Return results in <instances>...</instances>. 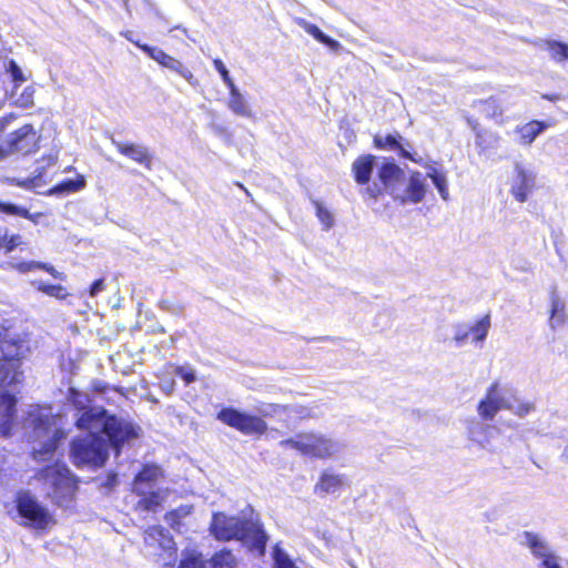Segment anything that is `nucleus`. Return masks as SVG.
<instances>
[{
	"label": "nucleus",
	"instance_id": "nucleus-1",
	"mask_svg": "<svg viewBox=\"0 0 568 568\" xmlns=\"http://www.w3.org/2000/svg\"><path fill=\"white\" fill-rule=\"evenodd\" d=\"M211 535L219 541L239 540L245 542L248 550L264 556L268 536L258 520L227 516L224 513H214L210 524Z\"/></svg>",
	"mask_w": 568,
	"mask_h": 568
},
{
	"label": "nucleus",
	"instance_id": "nucleus-2",
	"mask_svg": "<svg viewBox=\"0 0 568 568\" xmlns=\"http://www.w3.org/2000/svg\"><path fill=\"white\" fill-rule=\"evenodd\" d=\"M0 389L4 392L21 384L24 379L23 361L30 353L24 337L11 334L9 327L0 329Z\"/></svg>",
	"mask_w": 568,
	"mask_h": 568
},
{
	"label": "nucleus",
	"instance_id": "nucleus-3",
	"mask_svg": "<svg viewBox=\"0 0 568 568\" xmlns=\"http://www.w3.org/2000/svg\"><path fill=\"white\" fill-rule=\"evenodd\" d=\"M33 478L49 486L48 497L59 508H71L79 491V477L65 463L53 462L38 468Z\"/></svg>",
	"mask_w": 568,
	"mask_h": 568
},
{
	"label": "nucleus",
	"instance_id": "nucleus-4",
	"mask_svg": "<svg viewBox=\"0 0 568 568\" xmlns=\"http://www.w3.org/2000/svg\"><path fill=\"white\" fill-rule=\"evenodd\" d=\"M70 455L73 465L78 468L102 467L109 457L108 444L99 434L90 433L85 437L74 438L71 442Z\"/></svg>",
	"mask_w": 568,
	"mask_h": 568
},
{
	"label": "nucleus",
	"instance_id": "nucleus-5",
	"mask_svg": "<svg viewBox=\"0 0 568 568\" xmlns=\"http://www.w3.org/2000/svg\"><path fill=\"white\" fill-rule=\"evenodd\" d=\"M282 448H291L301 455L315 459H327L335 454V443L316 432H300L294 437L280 442Z\"/></svg>",
	"mask_w": 568,
	"mask_h": 568
},
{
	"label": "nucleus",
	"instance_id": "nucleus-6",
	"mask_svg": "<svg viewBox=\"0 0 568 568\" xmlns=\"http://www.w3.org/2000/svg\"><path fill=\"white\" fill-rule=\"evenodd\" d=\"M14 506L18 515L36 529H47L54 523L47 507L41 505L29 490H19L16 494Z\"/></svg>",
	"mask_w": 568,
	"mask_h": 568
},
{
	"label": "nucleus",
	"instance_id": "nucleus-7",
	"mask_svg": "<svg viewBox=\"0 0 568 568\" xmlns=\"http://www.w3.org/2000/svg\"><path fill=\"white\" fill-rule=\"evenodd\" d=\"M216 418L222 424L247 436H262L268 429L267 423L261 416L247 414L234 407L220 409Z\"/></svg>",
	"mask_w": 568,
	"mask_h": 568
},
{
	"label": "nucleus",
	"instance_id": "nucleus-8",
	"mask_svg": "<svg viewBox=\"0 0 568 568\" xmlns=\"http://www.w3.org/2000/svg\"><path fill=\"white\" fill-rule=\"evenodd\" d=\"M109 440L110 446L120 454L124 444L140 436V427L132 422L124 420L114 414H109L100 427Z\"/></svg>",
	"mask_w": 568,
	"mask_h": 568
},
{
	"label": "nucleus",
	"instance_id": "nucleus-9",
	"mask_svg": "<svg viewBox=\"0 0 568 568\" xmlns=\"http://www.w3.org/2000/svg\"><path fill=\"white\" fill-rule=\"evenodd\" d=\"M126 39L131 41L140 50H142L145 54H148V57H150L152 60L156 61L161 67L176 72L183 79H185L191 85L197 84V80L192 73V71L184 67L183 63L176 58L168 54L158 47H152L146 43H142L139 40L131 39L130 37H126Z\"/></svg>",
	"mask_w": 568,
	"mask_h": 568
},
{
	"label": "nucleus",
	"instance_id": "nucleus-10",
	"mask_svg": "<svg viewBox=\"0 0 568 568\" xmlns=\"http://www.w3.org/2000/svg\"><path fill=\"white\" fill-rule=\"evenodd\" d=\"M39 149V135L32 124H24L8 136L4 151L9 154L29 155Z\"/></svg>",
	"mask_w": 568,
	"mask_h": 568
},
{
	"label": "nucleus",
	"instance_id": "nucleus-11",
	"mask_svg": "<svg viewBox=\"0 0 568 568\" xmlns=\"http://www.w3.org/2000/svg\"><path fill=\"white\" fill-rule=\"evenodd\" d=\"M510 408L511 405L501 395L498 382H494L487 388L485 397L479 400L477 413L483 420H493L499 410Z\"/></svg>",
	"mask_w": 568,
	"mask_h": 568
},
{
	"label": "nucleus",
	"instance_id": "nucleus-12",
	"mask_svg": "<svg viewBox=\"0 0 568 568\" xmlns=\"http://www.w3.org/2000/svg\"><path fill=\"white\" fill-rule=\"evenodd\" d=\"M377 175H378V180L381 181L383 186L373 185V186L366 187V190H365V193L371 199H374V200L382 196L385 193L387 187H389L394 183L398 182L403 176V171L394 162H384L378 168Z\"/></svg>",
	"mask_w": 568,
	"mask_h": 568
},
{
	"label": "nucleus",
	"instance_id": "nucleus-13",
	"mask_svg": "<svg viewBox=\"0 0 568 568\" xmlns=\"http://www.w3.org/2000/svg\"><path fill=\"white\" fill-rule=\"evenodd\" d=\"M515 173L510 193L517 202L525 203L536 186V175L519 163L515 165Z\"/></svg>",
	"mask_w": 568,
	"mask_h": 568
},
{
	"label": "nucleus",
	"instance_id": "nucleus-14",
	"mask_svg": "<svg viewBox=\"0 0 568 568\" xmlns=\"http://www.w3.org/2000/svg\"><path fill=\"white\" fill-rule=\"evenodd\" d=\"M113 145L115 146L116 151L123 156L142 165L144 169L149 171L152 170L153 154L146 146L133 142H123L114 140Z\"/></svg>",
	"mask_w": 568,
	"mask_h": 568
},
{
	"label": "nucleus",
	"instance_id": "nucleus-15",
	"mask_svg": "<svg viewBox=\"0 0 568 568\" xmlns=\"http://www.w3.org/2000/svg\"><path fill=\"white\" fill-rule=\"evenodd\" d=\"M17 397L4 390L0 392V436L10 437L17 414Z\"/></svg>",
	"mask_w": 568,
	"mask_h": 568
},
{
	"label": "nucleus",
	"instance_id": "nucleus-16",
	"mask_svg": "<svg viewBox=\"0 0 568 568\" xmlns=\"http://www.w3.org/2000/svg\"><path fill=\"white\" fill-rule=\"evenodd\" d=\"M162 476L161 468L155 464H143L134 475L131 491L134 495L143 494V489L153 487Z\"/></svg>",
	"mask_w": 568,
	"mask_h": 568
},
{
	"label": "nucleus",
	"instance_id": "nucleus-17",
	"mask_svg": "<svg viewBox=\"0 0 568 568\" xmlns=\"http://www.w3.org/2000/svg\"><path fill=\"white\" fill-rule=\"evenodd\" d=\"M402 135L396 132L394 134L379 135L373 138V145L378 150H395L403 159L409 160L414 163H420V159H416L410 152L406 151L400 144Z\"/></svg>",
	"mask_w": 568,
	"mask_h": 568
},
{
	"label": "nucleus",
	"instance_id": "nucleus-18",
	"mask_svg": "<svg viewBox=\"0 0 568 568\" xmlns=\"http://www.w3.org/2000/svg\"><path fill=\"white\" fill-rule=\"evenodd\" d=\"M376 156L373 154L359 155L352 164V173L358 185H366L371 181Z\"/></svg>",
	"mask_w": 568,
	"mask_h": 568
},
{
	"label": "nucleus",
	"instance_id": "nucleus-19",
	"mask_svg": "<svg viewBox=\"0 0 568 568\" xmlns=\"http://www.w3.org/2000/svg\"><path fill=\"white\" fill-rule=\"evenodd\" d=\"M426 194V186L422 174L418 171H414L409 174L408 185L404 196H399L398 200L402 204L406 202L419 203L424 200Z\"/></svg>",
	"mask_w": 568,
	"mask_h": 568
},
{
	"label": "nucleus",
	"instance_id": "nucleus-20",
	"mask_svg": "<svg viewBox=\"0 0 568 568\" xmlns=\"http://www.w3.org/2000/svg\"><path fill=\"white\" fill-rule=\"evenodd\" d=\"M106 416H109V413L104 408L97 409L93 407H88L75 420V426L82 430H91L100 425L102 426Z\"/></svg>",
	"mask_w": 568,
	"mask_h": 568
},
{
	"label": "nucleus",
	"instance_id": "nucleus-21",
	"mask_svg": "<svg viewBox=\"0 0 568 568\" xmlns=\"http://www.w3.org/2000/svg\"><path fill=\"white\" fill-rule=\"evenodd\" d=\"M549 126L550 123L545 121L530 120L524 125L518 126L516 132L519 136V142L523 145H530L536 140V138Z\"/></svg>",
	"mask_w": 568,
	"mask_h": 568
},
{
	"label": "nucleus",
	"instance_id": "nucleus-22",
	"mask_svg": "<svg viewBox=\"0 0 568 568\" xmlns=\"http://www.w3.org/2000/svg\"><path fill=\"white\" fill-rule=\"evenodd\" d=\"M139 500L134 505L136 511L155 513L162 506L164 496L160 490L143 489V494L136 495Z\"/></svg>",
	"mask_w": 568,
	"mask_h": 568
},
{
	"label": "nucleus",
	"instance_id": "nucleus-23",
	"mask_svg": "<svg viewBox=\"0 0 568 568\" xmlns=\"http://www.w3.org/2000/svg\"><path fill=\"white\" fill-rule=\"evenodd\" d=\"M345 477L338 474L323 471L314 486V491L320 494H334L344 485Z\"/></svg>",
	"mask_w": 568,
	"mask_h": 568
},
{
	"label": "nucleus",
	"instance_id": "nucleus-24",
	"mask_svg": "<svg viewBox=\"0 0 568 568\" xmlns=\"http://www.w3.org/2000/svg\"><path fill=\"white\" fill-rule=\"evenodd\" d=\"M85 186L84 176L79 174L75 179H65L53 185L47 192L48 195L71 194L81 191Z\"/></svg>",
	"mask_w": 568,
	"mask_h": 568
},
{
	"label": "nucleus",
	"instance_id": "nucleus-25",
	"mask_svg": "<svg viewBox=\"0 0 568 568\" xmlns=\"http://www.w3.org/2000/svg\"><path fill=\"white\" fill-rule=\"evenodd\" d=\"M64 436L62 430H57L53 436L43 443L39 449L32 452V458L37 462H44L52 457L59 446V440Z\"/></svg>",
	"mask_w": 568,
	"mask_h": 568
},
{
	"label": "nucleus",
	"instance_id": "nucleus-26",
	"mask_svg": "<svg viewBox=\"0 0 568 568\" xmlns=\"http://www.w3.org/2000/svg\"><path fill=\"white\" fill-rule=\"evenodd\" d=\"M300 26L304 29L306 33L312 36L320 43L325 44L333 51L339 50L341 43L337 40L326 36L316 24L302 21Z\"/></svg>",
	"mask_w": 568,
	"mask_h": 568
},
{
	"label": "nucleus",
	"instance_id": "nucleus-27",
	"mask_svg": "<svg viewBox=\"0 0 568 568\" xmlns=\"http://www.w3.org/2000/svg\"><path fill=\"white\" fill-rule=\"evenodd\" d=\"M542 44L547 49L549 57L556 63H565L568 62V43L547 39L542 41Z\"/></svg>",
	"mask_w": 568,
	"mask_h": 568
},
{
	"label": "nucleus",
	"instance_id": "nucleus-28",
	"mask_svg": "<svg viewBox=\"0 0 568 568\" xmlns=\"http://www.w3.org/2000/svg\"><path fill=\"white\" fill-rule=\"evenodd\" d=\"M475 105L481 108V112L488 119H503L504 116V108L496 97H489L487 99L478 100L475 102Z\"/></svg>",
	"mask_w": 568,
	"mask_h": 568
},
{
	"label": "nucleus",
	"instance_id": "nucleus-29",
	"mask_svg": "<svg viewBox=\"0 0 568 568\" xmlns=\"http://www.w3.org/2000/svg\"><path fill=\"white\" fill-rule=\"evenodd\" d=\"M230 91V97L227 101V106L237 115L247 116L250 115V111L246 106V102L243 95L237 90L236 85H232L227 88Z\"/></svg>",
	"mask_w": 568,
	"mask_h": 568
},
{
	"label": "nucleus",
	"instance_id": "nucleus-30",
	"mask_svg": "<svg viewBox=\"0 0 568 568\" xmlns=\"http://www.w3.org/2000/svg\"><path fill=\"white\" fill-rule=\"evenodd\" d=\"M212 568H236L237 560L231 549L223 548L210 559Z\"/></svg>",
	"mask_w": 568,
	"mask_h": 568
},
{
	"label": "nucleus",
	"instance_id": "nucleus-31",
	"mask_svg": "<svg viewBox=\"0 0 568 568\" xmlns=\"http://www.w3.org/2000/svg\"><path fill=\"white\" fill-rule=\"evenodd\" d=\"M33 285L37 291H39L50 297H54L59 301H64L70 295L67 287H64L61 284L36 282V283H33Z\"/></svg>",
	"mask_w": 568,
	"mask_h": 568
},
{
	"label": "nucleus",
	"instance_id": "nucleus-32",
	"mask_svg": "<svg viewBox=\"0 0 568 568\" xmlns=\"http://www.w3.org/2000/svg\"><path fill=\"white\" fill-rule=\"evenodd\" d=\"M23 243L19 234H10L8 229L0 227V252L11 253Z\"/></svg>",
	"mask_w": 568,
	"mask_h": 568
},
{
	"label": "nucleus",
	"instance_id": "nucleus-33",
	"mask_svg": "<svg viewBox=\"0 0 568 568\" xmlns=\"http://www.w3.org/2000/svg\"><path fill=\"white\" fill-rule=\"evenodd\" d=\"M565 321V305L558 296H552L549 323L554 328Z\"/></svg>",
	"mask_w": 568,
	"mask_h": 568
},
{
	"label": "nucleus",
	"instance_id": "nucleus-34",
	"mask_svg": "<svg viewBox=\"0 0 568 568\" xmlns=\"http://www.w3.org/2000/svg\"><path fill=\"white\" fill-rule=\"evenodd\" d=\"M490 326V318L489 315H485L480 320L476 322L475 325H473L468 332L469 335L473 337L475 342H483L488 333V328Z\"/></svg>",
	"mask_w": 568,
	"mask_h": 568
},
{
	"label": "nucleus",
	"instance_id": "nucleus-35",
	"mask_svg": "<svg viewBox=\"0 0 568 568\" xmlns=\"http://www.w3.org/2000/svg\"><path fill=\"white\" fill-rule=\"evenodd\" d=\"M465 120H466L467 124L469 125V128L471 129V131L475 133L476 145L480 149V151L487 150L488 144L485 140V133L480 126L479 121L470 115H467L465 118Z\"/></svg>",
	"mask_w": 568,
	"mask_h": 568
},
{
	"label": "nucleus",
	"instance_id": "nucleus-36",
	"mask_svg": "<svg viewBox=\"0 0 568 568\" xmlns=\"http://www.w3.org/2000/svg\"><path fill=\"white\" fill-rule=\"evenodd\" d=\"M68 402L78 410H84L87 404L89 403V398L82 392L77 389L75 387H69L67 392Z\"/></svg>",
	"mask_w": 568,
	"mask_h": 568
},
{
	"label": "nucleus",
	"instance_id": "nucleus-37",
	"mask_svg": "<svg viewBox=\"0 0 568 568\" xmlns=\"http://www.w3.org/2000/svg\"><path fill=\"white\" fill-rule=\"evenodd\" d=\"M427 176L433 181L434 185L438 190L440 196L444 200L448 199L447 179L444 172L432 169Z\"/></svg>",
	"mask_w": 568,
	"mask_h": 568
},
{
	"label": "nucleus",
	"instance_id": "nucleus-38",
	"mask_svg": "<svg viewBox=\"0 0 568 568\" xmlns=\"http://www.w3.org/2000/svg\"><path fill=\"white\" fill-rule=\"evenodd\" d=\"M274 568H297L290 556L278 546L273 548Z\"/></svg>",
	"mask_w": 568,
	"mask_h": 568
},
{
	"label": "nucleus",
	"instance_id": "nucleus-39",
	"mask_svg": "<svg viewBox=\"0 0 568 568\" xmlns=\"http://www.w3.org/2000/svg\"><path fill=\"white\" fill-rule=\"evenodd\" d=\"M313 204L316 210V216L322 223L323 227L325 230H329L334 225V216L332 212L320 201H314Z\"/></svg>",
	"mask_w": 568,
	"mask_h": 568
},
{
	"label": "nucleus",
	"instance_id": "nucleus-40",
	"mask_svg": "<svg viewBox=\"0 0 568 568\" xmlns=\"http://www.w3.org/2000/svg\"><path fill=\"white\" fill-rule=\"evenodd\" d=\"M0 212L8 215L21 216L23 219L34 221L32 214L29 212L28 209L18 206L12 203H6L0 201Z\"/></svg>",
	"mask_w": 568,
	"mask_h": 568
},
{
	"label": "nucleus",
	"instance_id": "nucleus-41",
	"mask_svg": "<svg viewBox=\"0 0 568 568\" xmlns=\"http://www.w3.org/2000/svg\"><path fill=\"white\" fill-rule=\"evenodd\" d=\"M526 540L528 547L532 550V554L536 557L540 558L541 556H544V554L546 552V546L544 545L542 541L538 539L536 535H534L532 532H526Z\"/></svg>",
	"mask_w": 568,
	"mask_h": 568
},
{
	"label": "nucleus",
	"instance_id": "nucleus-42",
	"mask_svg": "<svg viewBox=\"0 0 568 568\" xmlns=\"http://www.w3.org/2000/svg\"><path fill=\"white\" fill-rule=\"evenodd\" d=\"M213 65L215 68V70L220 73L223 82L225 83V85L227 88H231L232 85H235L232 78L230 77L229 74V71L226 69V67L224 65L223 61L219 58L214 59L213 60Z\"/></svg>",
	"mask_w": 568,
	"mask_h": 568
},
{
	"label": "nucleus",
	"instance_id": "nucleus-43",
	"mask_svg": "<svg viewBox=\"0 0 568 568\" xmlns=\"http://www.w3.org/2000/svg\"><path fill=\"white\" fill-rule=\"evenodd\" d=\"M91 390L94 393H98V394H104L108 390H114L116 393H122L120 387L111 386L108 383L100 381V379H94L91 383Z\"/></svg>",
	"mask_w": 568,
	"mask_h": 568
},
{
	"label": "nucleus",
	"instance_id": "nucleus-44",
	"mask_svg": "<svg viewBox=\"0 0 568 568\" xmlns=\"http://www.w3.org/2000/svg\"><path fill=\"white\" fill-rule=\"evenodd\" d=\"M535 409V405L530 402H521L515 406L511 405V410L518 417H525Z\"/></svg>",
	"mask_w": 568,
	"mask_h": 568
},
{
	"label": "nucleus",
	"instance_id": "nucleus-45",
	"mask_svg": "<svg viewBox=\"0 0 568 568\" xmlns=\"http://www.w3.org/2000/svg\"><path fill=\"white\" fill-rule=\"evenodd\" d=\"M165 520L172 529L178 530L181 526L182 514L179 509H172L164 515Z\"/></svg>",
	"mask_w": 568,
	"mask_h": 568
},
{
	"label": "nucleus",
	"instance_id": "nucleus-46",
	"mask_svg": "<svg viewBox=\"0 0 568 568\" xmlns=\"http://www.w3.org/2000/svg\"><path fill=\"white\" fill-rule=\"evenodd\" d=\"M8 71L11 74L12 81L17 84L23 83L27 80L14 60H10Z\"/></svg>",
	"mask_w": 568,
	"mask_h": 568
},
{
	"label": "nucleus",
	"instance_id": "nucleus-47",
	"mask_svg": "<svg viewBox=\"0 0 568 568\" xmlns=\"http://www.w3.org/2000/svg\"><path fill=\"white\" fill-rule=\"evenodd\" d=\"M174 374L180 376L184 381L185 385H189L196 379L194 372L192 369H186L183 366H175Z\"/></svg>",
	"mask_w": 568,
	"mask_h": 568
},
{
	"label": "nucleus",
	"instance_id": "nucleus-48",
	"mask_svg": "<svg viewBox=\"0 0 568 568\" xmlns=\"http://www.w3.org/2000/svg\"><path fill=\"white\" fill-rule=\"evenodd\" d=\"M179 568H205V562L199 557L190 556L180 561Z\"/></svg>",
	"mask_w": 568,
	"mask_h": 568
},
{
	"label": "nucleus",
	"instance_id": "nucleus-49",
	"mask_svg": "<svg viewBox=\"0 0 568 568\" xmlns=\"http://www.w3.org/2000/svg\"><path fill=\"white\" fill-rule=\"evenodd\" d=\"M105 290L104 278H98L91 283V285L88 288V294L91 297H95L99 293L103 292Z\"/></svg>",
	"mask_w": 568,
	"mask_h": 568
},
{
	"label": "nucleus",
	"instance_id": "nucleus-50",
	"mask_svg": "<svg viewBox=\"0 0 568 568\" xmlns=\"http://www.w3.org/2000/svg\"><path fill=\"white\" fill-rule=\"evenodd\" d=\"M540 558H542L544 568H561L556 556L552 554L545 552Z\"/></svg>",
	"mask_w": 568,
	"mask_h": 568
},
{
	"label": "nucleus",
	"instance_id": "nucleus-51",
	"mask_svg": "<svg viewBox=\"0 0 568 568\" xmlns=\"http://www.w3.org/2000/svg\"><path fill=\"white\" fill-rule=\"evenodd\" d=\"M48 419H49L48 416L38 415L37 417L33 418V422H32L34 428H43L47 430Z\"/></svg>",
	"mask_w": 568,
	"mask_h": 568
},
{
	"label": "nucleus",
	"instance_id": "nucleus-52",
	"mask_svg": "<svg viewBox=\"0 0 568 568\" xmlns=\"http://www.w3.org/2000/svg\"><path fill=\"white\" fill-rule=\"evenodd\" d=\"M45 272L51 275L53 278H58V280H64L65 278V274L62 273V272H59L53 265L51 264H48L47 265V268H45Z\"/></svg>",
	"mask_w": 568,
	"mask_h": 568
},
{
	"label": "nucleus",
	"instance_id": "nucleus-53",
	"mask_svg": "<svg viewBox=\"0 0 568 568\" xmlns=\"http://www.w3.org/2000/svg\"><path fill=\"white\" fill-rule=\"evenodd\" d=\"M47 265H48V263H44V262H32L29 264L28 270L39 268V270H42L45 272Z\"/></svg>",
	"mask_w": 568,
	"mask_h": 568
},
{
	"label": "nucleus",
	"instance_id": "nucleus-54",
	"mask_svg": "<svg viewBox=\"0 0 568 568\" xmlns=\"http://www.w3.org/2000/svg\"><path fill=\"white\" fill-rule=\"evenodd\" d=\"M468 336H469L468 331L457 332L455 335V341L460 343V342H464Z\"/></svg>",
	"mask_w": 568,
	"mask_h": 568
},
{
	"label": "nucleus",
	"instance_id": "nucleus-55",
	"mask_svg": "<svg viewBox=\"0 0 568 568\" xmlns=\"http://www.w3.org/2000/svg\"><path fill=\"white\" fill-rule=\"evenodd\" d=\"M55 162H57V156H52V155L48 156V160H47L48 165H53V164H55Z\"/></svg>",
	"mask_w": 568,
	"mask_h": 568
},
{
	"label": "nucleus",
	"instance_id": "nucleus-56",
	"mask_svg": "<svg viewBox=\"0 0 568 568\" xmlns=\"http://www.w3.org/2000/svg\"><path fill=\"white\" fill-rule=\"evenodd\" d=\"M562 457L565 458V460L568 463V445L565 447V450L562 453Z\"/></svg>",
	"mask_w": 568,
	"mask_h": 568
}]
</instances>
